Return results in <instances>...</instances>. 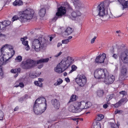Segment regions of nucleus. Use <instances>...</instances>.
<instances>
[{
  "label": "nucleus",
  "instance_id": "nucleus-1",
  "mask_svg": "<svg viewBox=\"0 0 128 128\" xmlns=\"http://www.w3.org/2000/svg\"><path fill=\"white\" fill-rule=\"evenodd\" d=\"M47 104L46 99L40 97L36 99L33 105V111L37 115L41 114L46 110Z\"/></svg>",
  "mask_w": 128,
  "mask_h": 128
},
{
  "label": "nucleus",
  "instance_id": "nucleus-2",
  "mask_svg": "<svg viewBox=\"0 0 128 128\" xmlns=\"http://www.w3.org/2000/svg\"><path fill=\"white\" fill-rule=\"evenodd\" d=\"M34 12L32 9L28 8L22 12H20L19 14V17L17 16H14L12 18V21H14L18 19L22 22H25L27 21V20H30L32 18Z\"/></svg>",
  "mask_w": 128,
  "mask_h": 128
},
{
  "label": "nucleus",
  "instance_id": "nucleus-3",
  "mask_svg": "<svg viewBox=\"0 0 128 128\" xmlns=\"http://www.w3.org/2000/svg\"><path fill=\"white\" fill-rule=\"evenodd\" d=\"M71 58L68 57L63 58L57 66L55 71L58 73H61L66 70L72 64Z\"/></svg>",
  "mask_w": 128,
  "mask_h": 128
},
{
  "label": "nucleus",
  "instance_id": "nucleus-4",
  "mask_svg": "<svg viewBox=\"0 0 128 128\" xmlns=\"http://www.w3.org/2000/svg\"><path fill=\"white\" fill-rule=\"evenodd\" d=\"M48 40L42 37H39L37 39H35L33 41L32 48L38 52L46 47Z\"/></svg>",
  "mask_w": 128,
  "mask_h": 128
},
{
  "label": "nucleus",
  "instance_id": "nucleus-5",
  "mask_svg": "<svg viewBox=\"0 0 128 128\" xmlns=\"http://www.w3.org/2000/svg\"><path fill=\"white\" fill-rule=\"evenodd\" d=\"M94 75L96 78L104 79L108 76V72L106 69L98 68L94 70Z\"/></svg>",
  "mask_w": 128,
  "mask_h": 128
},
{
  "label": "nucleus",
  "instance_id": "nucleus-6",
  "mask_svg": "<svg viewBox=\"0 0 128 128\" xmlns=\"http://www.w3.org/2000/svg\"><path fill=\"white\" fill-rule=\"evenodd\" d=\"M97 10L98 12V15L100 17L105 16L107 19L110 18V15L108 14V10L105 12V6L103 2H102L97 6Z\"/></svg>",
  "mask_w": 128,
  "mask_h": 128
},
{
  "label": "nucleus",
  "instance_id": "nucleus-7",
  "mask_svg": "<svg viewBox=\"0 0 128 128\" xmlns=\"http://www.w3.org/2000/svg\"><path fill=\"white\" fill-rule=\"evenodd\" d=\"M58 12L56 13L55 16L52 19V21L55 22L59 18H61L66 14V10L64 6H61L58 8Z\"/></svg>",
  "mask_w": 128,
  "mask_h": 128
},
{
  "label": "nucleus",
  "instance_id": "nucleus-8",
  "mask_svg": "<svg viewBox=\"0 0 128 128\" xmlns=\"http://www.w3.org/2000/svg\"><path fill=\"white\" fill-rule=\"evenodd\" d=\"M120 65L121 67L119 79L121 81L125 80L128 77L127 74V67L124 64H122Z\"/></svg>",
  "mask_w": 128,
  "mask_h": 128
},
{
  "label": "nucleus",
  "instance_id": "nucleus-9",
  "mask_svg": "<svg viewBox=\"0 0 128 128\" xmlns=\"http://www.w3.org/2000/svg\"><path fill=\"white\" fill-rule=\"evenodd\" d=\"M76 83L80 86H83L86 82V78L85 76L83 74L78 75L75 78Z\"/></svg>",
  "mask_w": 128,
  "mask_h": 128
},
{
  "label": "nucleus",
  "instance_id": "nucleus-10",
  "mask_svg": "<svg viewBox=\"0 0 128 128\" xmlns=\"http://www.w3.org/2000/svg\"><path fill=\"white\" fill-rule=\"evenodd\" d=\"M33 60L28 59L26 61H23L21 65L22 68L24 69L28 70L34 67Z\"/></svg>",
  "mask_w": 128,
  "mask_h": 128
},
{
  "label": "nucleus",
  "instance_id": "nucleus-11",
  "mask_svg": "<svg viewBox=\"0 0 128 128\" xmlns=\"http://www.w3.org/2000/svg\"><path fill=\"white\" fill-rule=\"evenodd\" d=\"M118 51L121 53L120 58L124 64L128 63V57L125 53L124 46H121L118 50Z\"/></svg>",
  "mask_w": 128,
  "mask_h": 128
},
{
  "label": "nucleus",
  "instance_id": "nucleus-12",
  "mask_svg": "<svg viewBox=\"0 0 128 128\" xmlns=\"http://www.w3.org/2000/svg\"><path fill=\"white\" fill-rule=\"evenodd\" d=\"M81 15V13L78 10H76L72 12H68V17L72 20H75L77 17L80 16Z\"/></svg>",
  "mask_w": 128,
  "mask_h": 128
},
{
  "label": "nucleus",
  "instance_id": "nucleus-13",
  "mask_svg": "<svg viewBox=\"0 0 128 128\" xmlns=\"http://www.w3.org/2000/svg\"><path fill=\"white\" fill-rule=\"evenodd\" d=\"M106 58V54L103 53L102 54H100L97 56L95 59L94 62L96 64H101L104 62L105 58Z\"/></svg>",
  "mask_w": 128,
  "mask_h": 128
},
{
  "label": "nucleus",
  "instance_id": "nucleus-14",
  "mask_svg": "<svg viewBox=\"0 0 128 128\" xmlns=\"http://www.w3.org/2000/svg\"><path fill=\"white\" fill-rule=\"evenodd\" d=\"M104 82L106 84H110L114 82L115 77L112 75L110 76H109V73H108V76H106L105 78H104Z\"/></svg>",
  "mask_w": 128,
  "mask_h": 128
},
{
  "label": "nucleus",
  "instance_id": "nucleus-15",
  "mask_svg": "<svg viewBox=\"0 0 128 128\" xmlns=\"http://www.w3.org/2000/svg\"><path fill=\"white\" fill-rule=\"evenodd\" d=\"M51 102L56 109L58 110L60 108V103L58 100L56 98L53 99L51 100Z\"/></svg>",
  "mask_w": 128,
  "mask_h": 128
},
{
  "label": "nucleus",
  "instance_id": "nucleus-16",
  "mask_svg": "<svg viewBox=\"0 0 128 128\" xmlns=\"http://www.w3.org/2000/svg\"><path fill=\"white\" fill-rule=\"evenodd\" d=\"M120 4L122 6V10H124L126 8H128V0L126 1L125 0H117Z\"/></svg>",
  "mask_w": 128,
  "mask_h": 128
},
{
  "label": "nucleus",
  "instance_id": "nucleus-17",
  "mask_svg": "<svg viewBox=\"0 0 128 128\" xmlns=\"http://www.w3.org/2000/svg\"><path fill=\"white\" fill-rule=\"evenodd\" d=\"M49 60L48 58H47L45 59H40L37 60H33V64L34 67L36 66L37 64H41L44 62H47Z\"/></svg>",
  "mask_w": 128,
  "mask_h": 128
},
{
  "label": "nucleus",
  "instance_id": "nucleus-18",
  "mask_svg": "<svg viewBox=\"0 0 128 128\" xmlns=\"http://www.w3.org/2000/svg\"><path fill=\"white\" fill-rule=\"evenodd\" d=\"M68 110L70 112L74 113L79 112L82 111V109H76L72 105H71L69 107Z\"/></svg>",
  "mask_w": 128,
  "mask_h": 128
},
{
  "label": "nucleus",
  "instance_id": "nucleus-19",
  "mask_svg": "<svg viewBox=\"0 0 128 128\" xmlns=\"http://www.w3.org/2000/svg\"><path fill=\"white\" fill-rule=\"evenodd\" d=\"M82 107H81L82 110L84 109H86L90 107L92 105V103L90 102H85L84 101H82Z\"/></svg>",
  "mask_w": 128,
  "mask_h": 128
},
{
  "label": "nucleus",
  "instance_id": "nucleus-20",
  "mask_svg": "<svg viewBox=\"0 0 128 128\" xmlns=\"http://www.w3.org/2000/svg\"><path fill=\"white\" fill-rule=\"evenodd\" d=\"M72 32V28L70 27H68L66 30L62 33V34L64 36H65L70 34Z\"/></svg>",
  "mask_w": 128,
  "mask_h": 128
},
{
  "label": "nucleus",
  "instance_id": "nucleus-21",
  "mask_svg": "<svg viewBox=\"0 0 128 128\" xmlns=\"http://www.w3.org/2000/svg\"><path fill=\"white\" fill-rule=\"evenodd\" d=\"M82 101L80 102H74L73 106L76 109H81V107H82Z\"/></svg>",
  "mask_w": 128,
  "mask_h": 128
},
{
  "label": "nucleus",
  "instance_id": "nucleus-22",
  "mask_svg": "<svg viewBox=\"0 0 128 128\" xmlns=\"http://www.w3.org/2000/svg\"><path fill=\"white\" fill-rule=\"evenodd\" d=\"M46 13V9L43 8L40 9L38 12L39 16L41 17H43L45 16Z\"/></svg>",
  "mask_w": 128,
  "mask_h": 128
},
{
  "label": "nucleus",
  "instance_id": "nucleus-23",
  "mask_svg": "<svg viewBox=\"0 0 128 128\" xmlns=\"http://www.w3.org/2000/svg\"><path fill=\"white\" fill-rule=\"evenodd\" d=\"M104 93V90H98L96 92L97 96L99 98L103 97Z\"/></svg>",
  "mask_w": 128,
  "mask_h": 128
},
{
  "label": "nucleus",
  "instance_id": "nucleus-24",
  "mask_svg": "<svg viewBox=\"0 0 128 128\" xmlns=\"http://www.w3.org/2000/svg\"><path fill=\"white\" fill-rule=\"evenodd\" d=\"M23 4V2L21 0H16L13 3V5L14 6L17 5L20 6Z\"/></svg>",
  "mask_w": 128,
  "mask_h": 128
},
{
  "label": "nucleus",
  "instance_id": "nucleus-25",
  "mask_svg": "<svg viewBox=\"0 0 128 128\" xmlns=\"http://www.w3.org/2000/svg\"><path fill=\"white\" fill-rule=\"evenodd\" d=\"M64 6H65L64 7L65 8V9H66V10H68V12H69L70 11H72L73 10L72 8L68 2H66Z\"/></svg>",
  "mask_w": 128,
  "mask_h": 128
},
{
  "label": "nucleus",
  "instance_id": "nucleus-26",
  "mask_svg": "<svg viewBox=\"0 0 128 128\" xmlns=\"http://www.w3.org/2000/svg\"><path fill=\"white\" fill-rule=\"evenodd\" d=\"M21 71V69L20 68H15L14 69H12L10 70V72L12 73L16 74V73H20Z\"/></svg>",
  "mask_w": 128,
  "mask_h": 128
},
{
  "label": "nucleus",
  "instance_id": "nucleus-27",
  "mask_svg": "<svg viewBox=\"0 0 128 128\" xmlns=\"http://www.w3.org/2000/svg\"><path fill=\"white\" fill-rule=\"evenodd\" d=\"M28 96L27 94H25L22 97L18 99V101L20 102H22L26 99L28 98Z\"/></svg>",
  "mask_w": 128,
  "mask_h": 128
},
{
  "label": "nucleus",
  "instance_id": "nucleus-28",
  "mask_svg": "<svg viewBox=\"0 0 128 128\" xmlns=\"http://www.w3.org/2000/svg\"><path fill=\"white\" fill-rule=\"evenodd\" d=\"M94 124L93 127L92 128H101L100 124L99 122H95Z\"/></svg>",
  "mask_w": 128,
  "mask_h": 128
},
{
  "label": "nucleus",
  "instance_id": "nucleus-29",
  "mask_svg": "<svg viewBox=\"0 0 128 128\" xmlns=\"http://www.w3.org/2000/svg\"><path fill=\"white\" fill-rule=\"evenodd\" d=\"M6 27V26L5 24H4L3 22H0V32L5 30Z\"/></svg>",
  "mask_w": 128,
  "mask_h": 128
},
{
  "label": "nucleus",
  "instance_id": "nucleus-30",
  "mask_svg": "<svg viewBox=\"0 0 128 128\" xmlns=\"http://www.w3.org/2000/svg\"><path fill=\"white\" fill-rule=\"evenodd\" d=\"M76 100V96L73 94L71 97L70 98L68 103H69L71 102L74 101Z\"/></svg>",
  "mask_w": 128,
  "mask_h": 128
},
{
  "label": "nucleus",
  "instance_id": "nucleus-31",
  "mask_svg": "<svg viewBox=\"0 0 128 128\" xmlns=\"http://www.w3.org/2000/svg\"><path fill=\"white\" fill-rule=\"evenodd\" d=\"M77 66H76L75 65H73L71 66V70L70 71L69 73H72L73 71H75L76 69H77Z\"/></svg>",
  "mask_w": 128,
  "mask_h": 128
},
{
  "label": "nucleus",
  "instance_id": "nucleus-32",
  "mask_svg": "<svg viewBox=\"0 0 128 128\" xmlns=\"http://www.w3.org/2000/svg\"><path fill=\"white\" fill-rule=\"evenodd\" d=\"M122 104L121 102L119 101L118 102L114 104H113V106L116 108H118V107L120 106Z\"/></svg>",
  "mask_w": 128,
  "mask_h": 128
},
{
  "label": "nucleus",
  "instance_id": "nucleus-33",
  "mask_svg": "<svg viewBox=\"0 0 128 128\" xmlns=\"http://www.w3.org/2000/svg\"><path fill=\"white\" fill-rule=\"evenodd\" d=\"M4 23V24H5L6 27L8 25H10L11 23V22L8 20H5L4 22H3Z\"/></svg>",
  "mask_w": 128,
  "mask_h": 128
},
{
  "label": "nucleus",
  "instance_id": "nucleus-34",
  "mask_svg": "<svg viewBox=\"0 0 128 128\" xmlns=\"http://www.w3.org/2000/svg\"><path fill=\"white\" fill-rule=\"evenodd\" d=\"M22 59V57L20 56H17L15 58L16 60H17L18 62H20L21 61Z\"/></svg>",
  "mask_w": 128,
  "mask_h": 128
},
{
  "label": "nucleus",
  "instance_id": "nucleus-35",
  "mask_svg": "<svg viewBox=\"0 0 128 128\" xmlns=\"http://www.w3.org/2000/svg\"><path fill=\"white\" fill-rule=\"evenodd\" d=\"M123 112L122 110H118V109H116V110L114 111V114H120Z\"/></svg>",
  "mask_w": 128,
  "mask_h": 128
},
{
  "label": "nucleus",
  "instance_id": "nucleus-36",
  "mask_svg": "<svg viewBox=\"0 0 128 128\" xmlns=\"http://www.w3.org/2000/svg\"><path fill=\"white\" fill-rule=\"evenodd\" d=\"M110 124L111 128H119L118 127H116V126L114 123L110 122Z\"/></svg>",
  "mask_w": 128,
  "mask_h": 128
},
{
  "label": "nucleus",
  "instance_id": "nucleus-37",
  "mask_svg": "<svg viewBox=\"0 0 128 128\" xmlns=\"http://www.w3.org/2000/svg\"><path fill=\"white\" fill-rule=\"evenodd\" d=\"M4 116V113L0 110V120H3Z\"/></svg>",
  "mask_w": 128,
  "mask_h": 128
},
{
  "label": "nucleus",
  "instance_id": "nucleus-38",
  "mask_svg": "<svg viewBox=\"0 0 128 128\" xmlns=\"http://www.w3.org/2000/svg\"><path fill=\"white\" fill-rule=\"evenodd\" d=\"M2 67V66H0V75L1 77L3 78V77L4 73Z\"/></svg>",
  "mask_w": 128,
  "mask_h": 128
},
{
  "label": "nucleus",
  "instance_id": "nucleus-39",
  "mask_svg": "<svg viewBox=\"0 0 128 128\" xmlns=\"http://www.w3.org/2000/svg\"><path fill=\"white\" fill-rule=\"evenodd\" d=\"M76 8L79 9H80L82 7V4H81L80 2H79L78 3H77V4H76Z\"/></svg>",
  "mask_w": 128,
  "mask_h": 128
},
{
  "label": "nucleus",
  "instance_id": "nucleus-40",
  "mask_svg": "<svg viewBox=\"0 0 128 128\" xmlns=\"http://www.w3.org/2000/svg\"><path fill=\"white\" fill-rule=\"evenodd\" d=\"M57 82L56 85H59L62 82L63 80L61 78H59L57 80Z\"/></svg>",
  "mask_w": 128,
  "mask_h": 128
},
{
  "label": "nucleus",
  "instance_id": "nucleus-41",
  "mask_svg": "<svg viewBox=\"0 0 128 128\" xmlns=\"http://www.w3.org/2000/svg\"><path fill=\"white\" fill-rule=\"evenodd\" d=\"M119 93L120 94L123 95V96H126L127 94L126 92L124 90L120 92Z\"/></svg>",
  "mask_w": 128,
  "mask_h": 128
},
{
  "label": "nucleus",
  "instance_id": "nucleus-42",
  "mask_svg": "<svg viewBox=\"0 0 128 128\" xmlns=\"http://www.w3.org/2000/svg\"><path fill=\"white\" fill-rule=\"evenodd\" d=\"M9 49L10 50H13V54H12V56L11 57L9 58L8 59H7L5 61V62H6L8 61L10 59V58H11V57L15 53V51L14 50H13V48L12 46H11L10 48H9Z\"/></svg>",
  "mask_w": 128,
  "mask_h": 128
},
{
  "label": "nucleus",
  "instance_id": "nucleus-43",
  "mask_svg": "<svg viewBox=\"0 0 128 128\" xmlns=\"http://www.w3.org/2000/svg\"><path fill=\"white\" fill-rule=\"evenodd\" d=\"M69 42L68 39H66L62 40V44H67Z\"/></svg>",
  "mask_w": 128,
  "mask_h": 128
},
{
  "label": "nucleus",
  "instance_id": "nucleus-44",
  "mask_svg": "<svg viewBox=\"0 0 128 128\" xmlns=\"http://www.w3.org/2000/svg\"><path fill=\"white\" fill-rule=\"evenodd\" d=\"M126 100L127 98L126 97H125L124 98L122 99L119 101L121 102V103L122 104V103H123L125 101H126V102H127L128 100Z\"/></svg>",
  "mask_w": 128,
  "mask_h": 128
},
{
  "label": "nucleus",
  "instance_id": "nucleus-45",
  "mask_svg": "<svg viewBox=\"0 0 128 128\" xmlns=\"http://www.w3.org/2000/svg\"><path fill=\"white\" fill-rule=\"evenodd\" d=\"M30 76L31 78H34L36 77V73L35 74H32L30 75Z\"/></svg>",
  "mask_w": 128,
  "mask_h": 128
},
{
  "label": "nucleus",
  "instance_id": "nucleus-46",
  "mask_svg": "<svg viewBox=\"0 0 128 128\" xmlns=\"http://www.w3.org/2000/svg\"><path fill=\"white\" fill-rule=\"evenodd\" d=\"M98 117H99V118H100V120H101L102 119H103L104 118V116L102 114H100L98 115Z\"/></svg>",
  "mask_w": 128,
  "mask_h": 128
},
{
  "label": "nucleus",
  "instance_id": "nucleus-47",
  "mask_svg": "<svg viewBox=\"0 0 128 128\" xmlns=\"http://www.w3.org/2000/svg\"><path fill=\"white\" fill-rule=\"evenodd\" d=\"M18 84L19 86L21 88H23L24 86V84L21 81Z\"/></svg>",
  "mask_w": 128,
  "mask_h": 128
},
{
  "label": "nucleus",
  "instance_id": "nucleus-48",
  "mask_svg": "<svg viewBox=\"0 0 128 128\" xmlns=\"http://www.w3.org/2000/svg\"><path fill=\"white\" fill-rule=\"evenodd\" d=\"M28 41H24L22 42V44L25 46H26L28 44Z\"/></svg>",
  "mask_w": 128,
  "mask_h": 128
},
{
  "label": "nucleus",
  "instance_id": "nucleus-49",
  "mask_svg": "<svg viewBox=\"0 0 128 128\" xmlns=\"http://www.w3.org/2000/svg\"><path fill=\"white\" fill-rule=\"evenodd\" d=\"M96 36H95L94 37V38H92L91 40V43L92 44L94 43L95 40V39H96Z\"/></svg>",
  "mask_w": 128,
  "mask_h": 128
},
{
  "label": "nucleus",
  "instance_id": "nucleus-50",
  "mask_svg": "<svg viewBox=\"0 0 128 128\" xmlns=\"http://www.w3.org/2000/svg\"><path fill=\"white\" fill-rule=\"evenodd\" d=\"M38 82H40V84H40V86H42V83L41 82H42L43 81V79L41 78H38Z\"/></svg>",
  "mask_w": 128,
  "mask_h": 128
},
{
  "label": "nucleus",
  "instance_id": "nucleus-51",
  "mask_svg": "<svg viewBox=\"0 0 128 128\" xmlns=\"http://www.w3.org/2000/svg\"><path fill=\"white\" fill-rule=\"evenodd\" d=\"M113 94H110V96L108 98V100H107V101L108 102L111 99L113 98Z\"/></svg>",
  "mask_w": 128,
  "mask_h": 128
},
{
  "label": "nucleus",
  "instance_id": "nucleus-52",
  "mask_svg": "<svg viewBox=\"0 0 128 128\" xmlns=\"http://www.w3.org/2000/svg\"><path fill=\"white\" fill-rule=\"evenodd\" d=\"M71 119L74 121H76L77 123H78V118H71Z\"/></svg>",
  "mask_w": 128,
  "mask_h": 128
},
{
  "label": "nucleus",
  "instance_id": "nucleus-53",
  "mask_svg": "<svg viewBox=\"0 0 128 128\" xmlns=\"http://www.w3.org/2000/svg\"><path fill=\"white\" fill-rule=\"evenodd\" d=\"M112 57L115 59H116L118 57V56L117 54H114L113 55Z\"/></svg>",
  "mask_w": 128,
  "mask_h": 128
},
{
  "label": "nucleus",
  "instance_id": "nucleus-54",
  "mask_svg": "<svg viewBox=\"0 0 128 128\" xmlns=\"http://www.w3.org/2000/svg\"><path fill=\"white\" fill-rule=\"evenodd\" d=\"M43 64H41L38 66V68L39 69H40L42 68L43 66Z\"/></svg>",
  "mask_w": 128,
  "mask_h": 128
},
{
  "label": "nucleus",
  "instance_id": "nucleus-55",
  "mask_svg": "<svg viewBox=\"0 0 128 128\" xmlns=\"http://www.w3.org/2000/svg\"><path fill=\"white\" fill-rule=\"evenodd\" d=\"M4 47H5V46H4L2 47L0 49L1 52L2 53H3V52H4Z\"/></svg>",
  "mask_w": 128,
  "mask_h": 128
},
{
  "label": "nucleus",
  "instance_id": "nucleus-56",
  "mask_svg": "<svg viewBox=\"0 0 128 128\" xmlns=\"http://www.w3.org/2000/svg\"><path fill=\"white\" fill-rule=\"evenodd\" d=\"M62 54V52H59V53L58 54H56V56H55L56 57H57L58 56H60Z\"/></svg>",
  "mask_w": 128,
  "mask_h": 128
},
{
  "label": "nucleus",
  "instance_id": "nucleus-57",
  "mask_svg": "<svg viewBox=\"0 0 128 128\" xmlns=\"http://www.w3.org/2000/svg\"><path fill=\"white\" fill-rule=\"evenodd\" d=\"M103 107L104 108L106 109L108 107V105L107 104H105L103 105Z\"/></svg>",
  "mask_w": 128,
  "mask_h": 128
},
{
  "label": "nucleus",
  "instance_id": "nucleus-58",
  "mask_svg": "<svg viewBox=\"0 0 128 128\" xmlns=\"http://www.w3.org/2000/svg\"><path fill=\"white\" fill-rule=\"evenodd\" d=\"M65 80L67 82H70V79L68 78H65Z\"/></svg>",
  "mask_w": 128,
  "mask_h": 128
},
{
  "label": "nucleus",
  "instance_id": "nucleus-59",
  "mask_svg": "<svg viewBox=\"0 0 128 128\" xmlns=\"http://www.w3.org/2000/svg\"><path fill=\"white\" fill-rule=\"evenodd\" d=\"M72 1L74 4H75L79 2V0H73Z\"/></svg>",
  "mask_w": 128,
  "mask_h": 128
},
{
  "label": "nucleus",
  "instance_id": "nucleus-60",
  "mask_svg": "<svg viewBox=\"0 0 128 128\" xmlns=\"http://www.w3.org/2000/svg\"><path fill=\"white\" fill-rule=\"evenodd\" d=\"M38 82V81H35L34 82V84L35 85L38 86V85H39Z\"/></svg>",
  "mask_w": 128,
  "mask_h": 128
},
{
  "label": "nucleus",
  "instance_id": "nucleus-61",
  "mask_svg": "<svg viewBox=\"0 0 128 128\" xmlns=\"http://www.w3.org/2000/svg\"><path fill=\"white\" fill-rule=\"evenodd\" d=\"M53 36H54L53 37H52V36L50 37V41H52V39H53L54 38L55 36V35H53Z\"/></svg>",
  "mask_w": 128,
  "mask_h": 128
},
{
  "label": "nucleus",
  "instance_id": "nucleus-62",
  "mask_svg": "<svg viewBox=\"0 0 128 128\" xmlns=\"http://www.w3.org/2000/svg\"><path fill=\"white\" fill-rule=\"evenodd\" d=\"M18 109H19V107L18 106H17L15 108L14 110V111H18Z\"/></svg>",
  "mask_w": 128,
  "mask_h": 128
},
{
  "label": "nucleus",
  "instance_id": "nucleus-63",
  "mask_svg": "<svg viewBox=\"0 0 128 128\" xmlns=\"http://www.w3.org/2000/svg\"><path fill=\"white\" fill-rule=\"evenodd\" d=\"M115 125L116 126V127H118V128H119V127L120 126V122H117L116 124H115Z\"/></svg>",
  "mask_w": 128,
  "mask_h": 128
},
{
  "label": "nucleus",
  "instance_id": "nucleus-64",
  "mask_svg": "<svg viewBox=\"0 0 128 128\" xmlns=\"http://www.w3.org/2000/svg\"><path fill=\"white\" fill-rule=\"evenodd\" d=\"M125 54H126V55L128 57V50H126V49H125Z\"/></svg>",
  "mask_w": 128,
  "mask_h": 128
}]
</instances>
